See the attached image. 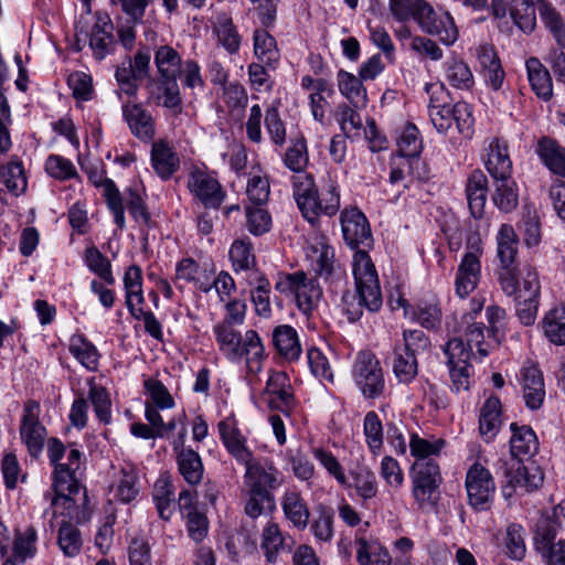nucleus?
Masks as SVG:
<instances>
[{
    "mask_svg": "<svg viewBox=\"0 0 565 565\" xmlns=\"http://www.w3.org/2000/svg\"><path fill=\"white\" fill-rule=\"evenodd\" d=\"M224 320L214 326L213 332L222 354L232 363L245 361L248 374H258L266 360L265 345L257 331L249 329L242 334L235 326L245 320L247 306L239 299L226 303Z\"/></svg>",
    "mask_w": 565,
    "mask_h": 565,
    "instance_id": "nucleus-1",
    "label": "nucleus"
},
{
    "mask_svg": "<svg viewBox=\"0 0 565 565\" xmlns=\"http://www.w3.org/2000/svg\"><path fill=\"white\" fill-rule=\"evenodd\" d=\"M501 291L514 301L515 316L521 324L533 326L539 312L541 281L537 269L531 264L524 266L522 279L512 281L510 289L500 287Z\"/></svg>",
    "mask_w": 565,
    "mask_h": 565,
    "instance_id": "nucleus-2",
    "label": "nucleus"
},
{
    "mask_svg": "<svg viewBox=\"0 0 565 565\" xmlns=\"http://www.w3.org/2000/svg\"><path fill=\"white\" fill-rule=\"evenodd\" d=\"M497 259L499 262L495 268V279L499 287L510 289L512 281L522 279L524 264L520 267L518 263L519 237L510 224H502L495 236Z\"/></svg>",
    "mask_w": 565,
    "mask_h": 565,
    "instance_id": "nucleus-3",
    "label": "nucleus"
},
{
    "mask_svg": "<svg viewBox=\"0 0 565 565\" xmlns=\"http://www.w3.org/2000/svg\"><path fill=\"white\" fill-rule=\"evenodd\" d=\"M412 494L419 509L433 508L438 501L443 478L437 461H414L411 468Z\"/></svg>",
    "mask_w": 565,
    "mask_h": 565,
    "instance_id": "nucleus-4",
    "label": "nucleus"
},
{
    "mask_svg": "<svg viewBox=\"0 0 565 565\" xmlns=\"http://www.w3.org/2000/svg\"><path fill=\"white\" fill-rule=\"evenodd\" d=\"M276 290L281 294H290L295 297L298 309L306 316H310L322 298V289L312 277L303 271L285 275L276 282Z\"/></svg>",
    "mask_w": 565,
    "mask_h": 565,
    "instance_id": "nucleus-5",
    "label": "nucleus"
},
{
    "mask_svg": "<svg viewBox=\"0 0 565 565\" xmlns=\"http://www.w3.org/2000/svg\"><path fill=\"white\" fill-rule=\"evenodd\" d=\"M500 469L505 479L502 493L507 499L513 494L536 490L543 483V473L540 468L534 465L527 467L519 458L510 457L501 461Z\"/></svg>",
    "mask_w": 565,
    "mask_h": 565,
    "instance_id": "nucleus-6",
    "label": "nucleus"
},
{
    "mask_svg": "<svg viewBox=\"0 0 565 565\" xmlns=\"http://www.w3.org/2000/svg\"><path fill=\"white\" fill-rule=\"evenodd\" d=\"M354 383L365 398H379L385 391L382 366L370 351L359 352L353 365Z\"/></svg>",
    "mask_w": 565,
    "mask_h": 565,
    "instance_id": "nucleus-7",
    "label": "nucleus"
},
{
    "mask_svg": "<svg viewBox=\"0 0 565 565\" xmlns=\"http://www.w3.org/2000/svg\"><path fill=\"white\" fill-rule=\"evenodd\" d=\"M352 270L355 288L370 297L367 305L372 309H380L383 303L377 273L371 257L365 250L358 249L353 255Z\"/></svg>",
    "mask_w": 565,
    "mask_h": 565,
    "instance_id": "nucleus-8",
    "label": "nucleus"
},
{
    "mask_svg": "<svg viewBox=\"0 0 565 565\" xmlns=\"http://www.w3.org/2000/svg\"><path fill=\"white\" fill-rule=\"evenodd\" d=\"M468 502L476 511L489 510L492 503L495 484L490 471L479 462L467 471L465 481Z\"/></svg>",
    "mask_w": 565,
    "mask_h": 565,
    "instance_id": "nucleus-9",
    "label": "nucleus"
},
{
    "mask_svg": "<svg viewBox=\"0 0 565 565\" xmlns=\"http://www.w3.org/2000/svg\"><path fill=\"white\" fill-rule=\"evenodd\" d=\"M19 430L30 456L38 458L43 450L47 431L40 422V404L36 401L29 399L24 404Z\"/></svg>",
    "mask_w": 565,
    "mask_h": 565,
    "instance_id": "nucleus-10",
    "label": "nucleus"
},
{
    "mask_svg": "<svg viewBox=\"0 0 565 565\" xmlns=\"http://www.w3.org/2000/svg\"><path fill=\"white\" fill-rule=\"evenodd\" d=\"M188 188L209 209H218L226 196L221 183L210 173L199 168L191 170Z\"/></svg>",
    "mask_w": 565,
    "mask_h": 565,
    "instance_id": "nucleus-11",
    "label": "nucleus"
},
{
    "mask_svg": "<svg viewBox=\"0 0 565 565\" xmlns=\"http://www.w3.org/2000/svg\"><path fill=\"white\" fill-rule=\"evenodd\" d=\"M186 428L182 427L171 441L175 452L178 470L190 486L199 484L203 479L204 467L200 455L191 448H185Z\"/></svg>",
    "mask_w": 565,
    "mask_h": 565,
    "instance_id": "nucleus-12",
    "label": "nucleus"
},
{
    "mask_svg": "<svg viewBox=\"0 0 565 565\" xmlns=\"http://www.w3.org/2000/svg\"><path fill=\"white\" fill-rule=\"evenodd\" d=\"M246 468L244 475V484L246 491L271 492L278 489L284 477L271 461L243 463Z\"/></svg>",
    "mask_w": 565,
    "mask_h": 565,
    "instance_id": "nucleus-13",
    "label": "nucleus"
},
{
    "mask_svg": "<svg viewBox=\"0 0 565 565\" xmlns=\"http://www.w3.org/2000/svg\"><path fill=\"white\" fill-rule=\"evenodd\" d=\"M481 255L482 249L477 247L473 250L466 252L461 258L455 278V290L460 298L469 296L480 281Z\"/></svg>",
    "mask_w": 565,
    "mask_h": 565,
    "instance_id": "nucleus-14",
    "label": "nucleus"
},
{
    "mask_svg": "<svg viewBox=\"0 0 565 565\" xmlns=\"http://www.w3.org/2000/svg\"><path fill=\"white\" fill-rule=\"evenodd\" d=\"M340 222L343 238L351 248H358L360 245L370 246L371 228L365 215L359 209H344L341 212Z\"/></svg>",
    "mask_w": 565,
    "mask_h": 565,
    "instance_id": "nucleus-15",
    "label": "nucleus"
},
{
    "mask_svg": "<svg viewBox=\"0 0 565 565\" xmlns=\"http://www.w3.org/2000/svg\"><path fill=\"white\" fill-rule=\"evenodd\" d=\"M220 438L228 454L239 463L253 460V452L247 447V438L238 428L235 416L230 415L217 424Z\"/></svg>",
    "mask_w": 565,
    "mask_h": 565,
    "instance_id": "nucleus-16",
    "label": "nucleus"
},
{
    "mask_svg": "<svg viewBox=\"0 0 565 565\" xmlns=\"http://www.w3.org/2000/svg\"><path fill=\"white\" fill-rule=\"evenodd\" d=\"M81 451L71 449L67 454V462L56 465L53 471V495L63 494L65 492L79 493L81 483L75 477V471L79 468Z\"/></svg>",
    "mask_w": 565,
    "mask_h": 565,
    "instance_id": "nucleus-17",
    "label": "nucleus"
},
{
    "mask_svg": "<svg viewBox=\"0 0 565 565\" xmlns=\"http://www.w3.org/2000/svg\"><path fill=\"white\" fill-rule=\"evenodd\" d=\"M398 303L403 307L405 317L418 322L423 328L434 330L440 327L443 311L437 300H419L415 305H409L405 299H399Z\"/></svg>",
    "mask_w": 565,
    "mask_h": 565,
    "instance_id": "nucleus-18",
    "label": "nucleus"
},
{
    "mask_svg": "<svg viewBox=\"0 0 565 565\" xmlns=\"http://www.w3.org/2000/svg\"><path fill=\"white\" fill-rule=\"evenodd\" d=\"M484 151V167L492 179L512 175V161L504 140L491 138Z\"/></svg>",
    "mask_w": 565,
    "mask_h": 565,
    "instance_id": "nucleus-19",
    "label": "nucleus"
},
{
    "mask_svg": "<svg viewBox=\"0 0 565 565\" xmlns=\"http://www.w3.org/2000/svg\"><path fill=\"white\" fill-rule=\"evenodd\" d=\"M122 116L132 135L141 141H150L154 137V121L151 114L138 103H125Z\"/></svg>",
    "mask_w": 565,
    "mask_h": 565,
    "instance_id": "nucleus-20",
    "label": "nucleus"
},
{
    "mask_svg": "<svg viewBox=\"0 0 565 565\" xmlns=\"http://www.w3.org/2000/svg\"><path fill=\"white\" fill-rule=\"evenodd\" d=\"M418 24L424 32L438 36L447 45L452 44L458 38L452 17L448 12L437 15L430 6L429 12L423 14Z\"/></svg>",
    "mask_w": 565,
    "mask_h": 565,
    "instance_id": "nucleus-21",
    "label": "nucleus"
},
{
    "mask_svg": "<svg viewBox=\"0 0 565 565\" xmlns=\"http://www.w3.org/2000/svg\"><path fill=\"white\" fill-rule=\"evenodd\" d=\"M114 25L107 14H97L89 32V47L96 58L103 60L115 47Z\"/></svg>",
    "mask_w": 565,
    "mask_h": 565,
    "instance_id": "nucleus-22",
    "label": "nucleus"
},
{
    "mask_svg": "<svg viewBox=\"0 0 565 565\" xmlns=\"http://www.w3.org/2000/svg\"><path fill=\"white\" fill-rule=\"evenodd\" d=\"M521 383L525 405L539 409L545 398V385L541 370L535 365L524 366L521 371Z\"/></svg>",
    "mask_w": 565,
    "mask_h": 565,
    "instance_id": "nucleus-23",
    "label": "nucleus"
},
{
    "mask_svg": "<svg viewBox=\"0 0 565 565\" xmlns=\"http://www.w3.org/2000/svg\"><path fill=\"white\" fill-rule=\"evenodd\" d=\"M294 198L306 217L311 224H315V195L318 192L313 177L308 173H298L292 177Z\"/></svg>",
    "mask_w": 565,
    "mask_h": 565,
    "instance_id": "nucleus-24",
    "label": "nucleus"
},
{
    "mask_svg": "<svg viewBox=\"0 0 565 565\" xmlns=\"http://www.w3.org/2000/svg\"><path fill=\"white\" fill-rule=\"evenodd\" d=\"M285 518L298 530H305L310 518V510L300 491L287 489L280 499Z\"/></svg>",
    "mask_w": 565,
    "mask_h": 565,
    "instance_id": "nucleus-25",
    "label": "nucleus"
},
{
    "mask_svg": "<svg viewBox=\"0 0 565 565\" xmlns=\"http://www.w3.org/2000/svg\"><path fill=\"white\" fill-rule=\"evenodd\" d=\"M468 207L475 218H481L484 214L488 195V179L477 169L472 171L466 183Z\"/></svg>",
    "mask_w": 565,
    "mask_h": 565,
    "instance_id": "nucleus-26",
    "label": "nucleus"
},
{
    "mask_svg": "<svg viewBox=\"0 0 565 565\" xmlns=\"http://www.w3.org/2000/svg\"><path fill=\"white\" fill-rule=\"evenodd\" d=\"M273 345L281 358L290 362L297 361L302 351L298 333L289 324H280L273 330Z\"/></svg>",
    "mask_w": 565,
    "mask_h": 565,
    "instance_id": "nucleus-27",
    "label": "nucleus"
},
{
    "mask_svg": "<svg viewBox=\"0 0 565 565\" xmlns=\"http://www.w3.org/2000/svg\"><path fill=\"white\" fill-rule=\"evenodd\" d=\"M151 164L157 174L167 180L178 171L180 159L172 147L166 141L159 140L152 143Z\"/></svg>",
    "mask_w": 565,
    "mask_h": 565,
    "instance_id": "nucleus-28",
    "label": "nucleus"
},
{
    "mask_svg": "<svg viewBox=\"0 0 565 565\" xmlns=\"http://www.w3.org/2000/svg\"><path fill=\"white\" fill-rule=\"evenodd\" d=\"M502 407L497 396L491 395L483 404L479 415V431L486 441H491L501 427Z\"/></svg>",
    "mask_w": 565,
    "mask_h": 565,
    "instance_id": "nucleus-29",
    "label": "nucleus"
},
{
    "mask_svg": "<svg viewBox=\"0 0 565 565\" xmlns=\"http://www.w3.org/2000/svg\"><path fill=\"white\" fill-rule=\"evenodd\" d=\"M491 199L493 204L503 213H510L516 209L519 189L512 175L493 179Z\"/></svg>",
    "mask_w": 565,
    "mask_h": 565,
    "instance_id": "nucleus-30",
    "label": "nucleus"
},
{
    "mask_svg": "<svg viewBox=\"0 0 565 565\" xmlns=\"http://www.w3.org/2000/svg\"><path fill=\"white\" fill-rule=\"evenodd\" d=\"M525 65L533 92L539 98L550 100L553 96V84L548 70L536 57H530Z\"/></svg>",
    "mask_w": 565,
    "mask_h": 565,
    "instance_id": "nucleus-31",
    "label": "nucleus"
},
{
    "mask_svg": "<svg viewBox=\"0 0 565 565\" xmlns=\"http://www.w3.org/2000/svg\"><path fill=\"white\" fill-rule=\"evenodd\" d=\"M213 32L216 34L218 43L230 54L238 52L242 38L228 13L220 12L216 14L213 21Z\"/></svg>",
    "mask_w": 565,
    "mask_h": 565,
    "instance_id": "nucleus-32",
    "label": "nucleus"
},
{
    "mask_svg": "<svg viewBox=\"0 0 565 565\" xmlns=\"http://www.w3.org/2000/svg\"><path fill=\"white\" fill-rule=\"evenodd\" d=\"M44 499L51 503V507L55 508L54 514L60 512L65 514L70 521H81L78 515V509L84 507L87 501L86 491L79 490V493L65 492L63 494L53 495L51 491L44 493Z\"/></svg>",
    "mask_w": 565,
    "mask_h": 565,
    "instance_id": "nucleus-33",
    "label": "nucleus"
},
{
    "mask_svg": "<svg viewBox=\"0 0 565 565\" xmlns=\"http://www.w3.org/2000/svg\"><path fill=\"white\" fill-rule=\"evenodd\" d=\"M148 103H154L174 113L181 111V96L177 79H160L149 92Z\"/></svg>",
    "mask_w": 565,
    "mask_h": 565,
    "instance_id": "nucleus-34",
    "label": "nucleus"
},
{
    "mask_svg": "<svg viewBox=\"0 0 565 565\" xmlns=\"http://www.w3.org/2000/svg\"><path fill=\"white\" fill-rule=\"evenodd\" d=\"M154 64L160 79H177L183 66L181 55L170 45H160L156 50Z\"/></svg>",
    "mask_w": 565,
    "mask_h": 565,
    "instance_id": "nucleus-35",
    "label": "nucleus"
},
{
    "mask_svg": "<svg viewBox=\"0 0 565 565\" xmlns=\"http://www.w3.org/2000/svg\"><path fill=\"white\" fill-rule=\"evenodd\" d=\"M512 436L510 439L511 457L519 458L533 456L539 449V441L534 430L529 426L511 424Z\"/></svg>",
    "mask_w": 565,
    "mask_h": 565,
    "instance_id": "nucleus-36",
    "label": "nucleus"
},
{
    "mask_svg": "<svg viewBox=\"0 0 565 565\" xmlns=\"http://www.w3.org/2000/svg\"><path fill=\"white\" fill-rule=\"evenodd\" d=\"M392 370L398 383L409 384L418 373V363L414 352L401 349L396 344L393 350Z\"/></svg>",
    "mask_w": 565,
    "mask_h": 565,
    "instance_id": "nucleus-37",
    "label": "nucleus"
},
{
    "mask_svg": "<svg viewBox=\"0 0 565 565\" xmlns=\"http://www.w3.org/2000/svg\"><path fill=\"white\" fill-rule=\"evenodd\" d=\"M537 154L553 173L565 178V148L550 138H543L537 145Z\"/></svg>",
    "mask_w": 565,
    "mask_h": 565,
    "instance_id": "nucleus-38",
    "label": "nucleus"
},
{
    "mask_svg": "<svg viewBox=\"0 0 565 565\" xmlns=\"http://www.w3.org/2000/svg\"><path fill=\"white\" fill-rule=\"evenodd\" d=\"M68 351L88 371L97 370L99 353L84 334L76 333L70 338Z\"/></svg>",
    "mask_w": 565,
    "mask_h": 565,
    "instance_id": "nucleus-39",
    "label": "nucleus"
},
{
    "mask_svg": "<svg viewBox=\"0 0 565 565\" xmlns=\"http://www.w3.org/2000/svg\"><path fill=\"white\" fill-rule=\"evenodd\" d=\"M546 339L556 345L565 344V306L548 310L541 322Z\"/></svg>",
    "mask_w": 565,
    "mask_h": 565,
    "instance_id": "nucleus-40",
    "label": "nucleus"
},
{
    "mask_svg": "<svg viewBox=\"0 0 565 565\" xmlns=\"http://www.w3.org/2000/svg\"><path fill=\"white\" fill-rule=\"evenodd\" d=\"M446 441L441 438H424L417 434H412L409 438L411 455L415 458V461H436L445 447Z\"/></svg>",
    "mask_w": 565,
    "mask_h": 565,
    "instance_id": "nucleus-41",
    "label": "nucleus"
},
{
    "mask_svg": "<svg viewBox=\"0 0 565 565\" xmlns=\"http://www.w3.org/2000/svg\"><path fill=\"white\" fill-rule=\"evenodd\" d=\"M388 10L399 22L413 19L418 23L423 14L429 11V3L425 0H388Z\"/></svg>",
    "mask_w": 565,
    "mask_h": 565,
    "instance_id": "nucleus-42",
    "label": "nucleus"
},
{
    "mask_svg": "<svg viewBox=\"0 0 565 565\" xmlns=\"http://www.w3.org/2000/svg\"><path fill=\"white\" fill-rule=\"evenodd\" d=\"M139 470L138 468L130 463L126 462L120 468V479L118 481L116 488V497L122 503H129L136 499L139 493Z\"/></svg>",
    "mask_w": 565,
    "mask_h": 565,
    "instance_id": "nucleus-43",
    "label": "nucleus"
},
{
    "mask_svg": "<svg viewBox=\"0 0 565 565\" xmlns=\"http://www.w3.org/2000/svg\"><path fill=\"white\" fill-rule=\"evenodd\" d=\"M446 81L455 88L470 89L475 77L469 65L459 58H450L445 63Z\"/></svg>",
    "mask_w": 565,
    "mask_h": 565,
    "instance_id": "nucleus-44",
    "label": "nucleus"
},
{
    "mask_svg": "<svg viewBox=\"0 0 565 565\" xmlns=\"http://www.w3.org/2000/svg\"><path fill=\"white\" fill-rule=\"evenodd\" d=\"M230 259L236 274L253 269L257 265L253 244L249 239H235L230 248Z\"/></svg>",
    "mask_w": 565,
    "mask_h": 565,
    "instance_id": "nucleus-45",
    "label": "nucleus"
},
{
    "mask_svg": "<svg viewBox=\"0 0 565 565\" xmlns=\"http://www.w3.org/2000/svg\"><path fill=\"white\" fill-rule=\"evenodd\" d=\"M141 269L138 266H130L125 273L124 285L126 289V305L135 318H139L136 312V305L143 302L141 289Z\"/></svg>",
    "mask_w": 565,
    "mask_h": 565,
    "instance_id": "nucleus-46",
    "label": "nucleus"
},
{
    "mask_svg": "<svg viewBox=\"0 0 565 565\" xmlns=\"http://www.w3.org/2000/svg\"><path fill=\"white\" fill-rule=\"evenodd\" d=\"M254 53L264 64L275 67L278 61L276 40L265 29H256L253 35Z\"/></svg>",
    "mask_w": 565,
    "mask_h": 565,
    "instance_id": "nucleus-47",
    "label": "nucleus"
},
{
    "mask_svg": "<svg viewBox=\"0 0 565 565\" xmlns=\"http://www.w3.org/2000/svg\"><path fill=\"white\" fill-rule=\"evenodd\" d=\"M284 546L285 537L279 525L275 522H268L263 529L260 542V548L264 551L266 561L275 563Z\"/></svg>",
    "mask_w": 565,
    "mask_h": 565,
    "instance_id": "nucleus-48",
    "label": "nucleus"
},
{
    "mask_svg": "<svg viewBox=\"0 0 565 565\" xmlns=\"http://www.w3.org/2000/svg\"><path fill=\"white\" fill-rule=\"evenodd\" d=\"M397 147L401 157L405 158V164L411 166L409 159H416L418 162V154L420 153L423 143L419 137L417 127L413 124H407L397 138Z\"/></svg>",
    "mask_w": 565,
    "mask_h": 565,
    "instance_id": "nucleus-49",
    "label": "nucleus"
},
{
    "mask_svg": "<svg viewBox=\"0 0 565 565\" xmlns=\"http://www.w3.org/2000/svg\"><path fill=\"white\" fill-rule=\"evenodd\" d=\"M312 268L320 277H324V279L343 275V270L334 265L333 248L324 244L313 248Z\"/></svg>",
    "mask_w": 565,
    "mask_h": 565,
    "instance_id": "nucleus-50",
    "label": "nucleus"
},
{
    "mask_svg": "<svg viewBox=\"0 0 565 565\" xmlns=\"http://www.w3.org/2000/svg\"><path fill=\"white\" fill-rule=\"evenodd\" d=\"M338 86L341 94L349 99L355 107L364 106L366 103V92L362 85L361 78L345 71L338 73Z\"/></svg>",
    "mask_w": 565,
    "mask_h": 565,
    "instance_id": "nucleus-51",
    "label": "nucleus"
},
{
    "mask_svg": "<svg viewBox=\"0 0 565 565\" xmlns=\"http://www.w3.org/2000/svg\"><path fill=\"white\" fill-rule=\"evenodd\" d=\"M0 181L14 195L26 189V177L21 161H10L0 166Z\"/></svg>",
    "mask_w": 565,
    "mask_h": 565,
    "instance_id": "nucleus-52",
    "label": "nucleus"
},
{
    "mask_svg": "<svg viewBox=\"0 0 565 565\" xmlns=\"http://www.w3.org/2000/svg\"><path fill=\"white\" fill-rule=\"evenodd\" d=\"M340 193L338 186L330 183L321 192H317L315 195V223L318 221L319 215L323 214L327 216H333L340 209Z\"/></svg>",
    "mask_w": 565,
    "mask_h": 565,
    "instance_id": "nucleus-53",
    "label": "nucleus"
},
{
    "mask_svg": "<svg viewBox=\"0 0 565 565\" xmlns=\"http://www.w3.org/2000/svg\"><path fill=\"white\" fill-rule=\"evenodd\" d=\"M540 17L557 44L565 49V21L550 2L539 7Z\"/></svg>",
    "mask_w": 565,
    "mask_h": 565,
    "instance_id": "nucleus-54",
    "label": "nucleus"
},
{
    "mask_svg": "<svg viewBox=\"0 0 565 565\" xmlns=\"http://www.w3.org/2000/svg\"><path fill=\"white\" fill-rule=\"evenodd\" d=\"M334 118L340 126L341 135L348 138L360 136L363 128L361 116L347 104H340L334 111Z\"/></svg>",
    "mask_w": 565,
    "mask_h": 565,
    "instance_id": "nucleus-55",
    "label": "nucleus"
},
{
    "mask_svg": "<svg viewBox=\"0 0 565 565\" xmlns=\"http://www.w3.org/2000/svg\"><path fill=\"white\" fill-rule=\"evenodd\" d=\"M510 17L522 32L531 33L536 25L535 3L512 0Z\"/></svg>",
    "mask_w": 565,
    "mask_h": 565,
    "instance_id": "nucleus-56",
    "label": "nucleus"
},
{
    "mask_svg": "<svg viewBox=\"0 0 565 565\" xmlns=\"http://www.w3.org/2000/svg\"><path fill=\"white\" fill-rule=\"evenodd\" d=\"M88 398L93 404L96 417L100 423L109 424L111 419V403L108 392L104 386L97 385L94 379L88 381Z\"/></svg>",
    "mask_w": 565,
    "mask_h": 565,
    "instance_id": "nucleus-57",
    "label": "nucleus"
},
{
    "mask_svg": "<svg viewBox=\"0 0 565 565\" xmlns=\"http://www.w3.org/2000/svg\"><path fill=\"white\" fill-rule=\"evenodd\" d=\"M146 419L154 427H157V436L158 438H170V433L174 430L178 426H180V430L182 427H185L184 419L185 413L181 412L175 415L168 423L163 422L162 416L159 414V411L156 407H152L150 404L146 405L145 412Z\"/></svg>",
    "mask_w": 565,
    "mask_h": 565,
    "instance_id": "nucleus-58",
    "label": "nucleus"
},
{
    "mask_svg": "<svg viewBox=\"0 0 565 565\" xmlns=\"http://www.w3.org/2000/svg\"><path fill=\"white\" fill-rule=\"evenodd\" d=\"M365 441L372 454L377 455L383 447V424L379 415L367 412L363 420Z\"/></svg>",
    "mask_w": 565,
    "mask_h": 565,
    "instance_id": "nucleus-59",
    "label": "nucleus"
},
{
    "mask_svg": "<svg viewBox=\"0 0 565 565\" xmlns=\"http://www.w3.org/2000/svg\"><path fill=\"white\" fill-rule=\"evenodd\" d=\"M317 518L311 523L315 537L321 542L331 541L333 537L334 511L324 504L316 508Z\"/></svg>",
    "mask_w": 565,
    "mask_h": 565,
    "instance_id": "nucleus-60",
    "label": "nucleus"
},
{
    "mask_svg": "<svg viewBox=\"0 0 565 565\" xmlns=\"http://www.w3.org/2000/svg\"><path fill=\"white\" fill-rule=\"evenodd\" d=\"M85 262L89 270L96 274L106 285L115 284L110 262L96 247L86 248Z\"/></svg>",
    "mask_w": 565,
    "mask_h": 565,
    "instance_id": "nucleus-61",
    "label": "nucleus"
},
{
    "mask_svg": "<svg viewBox=\"0 0 565 565\" xmlns=\"http://www.w3.org/2000/svg\"><path fill=\"white\" fill-rule=\"evenodd\" d=\"M353 479V487L356 494L364 501L371 500L376 497L379 484L374 472L369 468H359L351 472Z\"/></svg>",
    "mask_w": 565,
    "mask_h": 565,
    "instance_id": "nucleus-62",
    "label": "nucleus"
},
{
    "mask_svg": "<svg viewBox=\"0 0 565 565\" xmlns=\"http://www.w3.org/2000/svg\"><path fill=\"white\" fill-rule=\"evenodd\" d=\"M309 161L305 138H298L291 142L285 152L284 163L291 171L302 173Z\"/></svg>",
    "mask_w": 565,
    "mask_h": 565,
    "instance_id": "nucleus-63",
    "label": "nucleus"
},
{
    "mask_svg": "<svg viewBox=\"0 0 565 565\" xmlns=\"http://www.w3.org/2000/svg\"><path fill=\"white\" fill-rule=\"evenodd\" d=\"M246 503L244 511L252 519H257L275 508V498L271 492L246 491Z\"/></svg>",
    "mask_w": 565,
    "mask_h": 565,
    "instance_id": "nucleus-64",
    "label": "nucleus"
}]
</instances>
